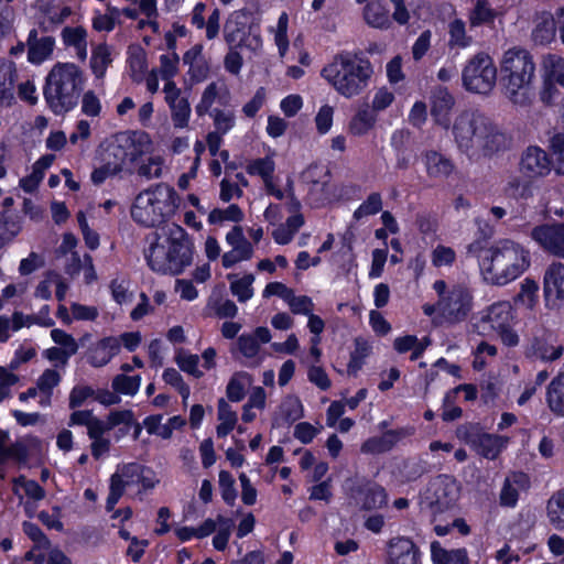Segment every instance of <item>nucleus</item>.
I'll list each match as a JSON object with an SVG mask.
<instances>
[{"instance_id":"b1692460","label":"nucleus","mask_w":564,"mask_h":564,"mask_svg":"<svg viewBox=\"0 0 564 564\" xmlns=\"http://www.w3.org/2000/svg\"><path fill=\"white\" fill-rule=\"evenodd\" d=\"M289 212L291 215L286 220L279 224L271 232L274 242L281 246L289 245L305 223L300 209L294 210L292 207H289Z\"/></svg>"},{"instance_id":"39448f33","label":"nucleus","mask_w":564,"mask_h":564,"mask_svg":"<svg viewBox=\"0 0 564 564\" xmlns=\"http://www.w3.org/2000/svg\"><path fill=\"white\" fill-rule=\"evenodd\" d=\"M373 75L371 62L351 52L335 55L321 70V76L341 97L352 99L369 86Z\"/></svg>"},{"instance_id":"13d9d810","label":"nucleus","mask_w":564,"mask_h":564,"mask_svg":"<svg viewBox=\"0 0 564 564\" xmlns=\"http://www.w3.org/2000/svg\"><path fill=\"white\" fill-rule=\"evenodd\" d=\"M171 111V118L174 128L184 129L188 126L191 119V105L188 98L181 100L180 102L169 106Z\"/></svg>"},{"instance_id":"2eb2a0df","label":"nucleus","mask_w":564,"mask_h":564,"mask_svg":"<svg viewBox=\"0 0 564 564\" xmlns=\"http://www.w3.org/2000/svg\"><path fill=\"white\" fill-rule=\"evenodd\" d=\"M457 435L479 455L488 459H495L509 443V438L506 436L479 433L474 426L459 429Z\"/></svg>"},{"instance_id":"e2e57ef3","label":"nucleus","mask_w":564,"mask_h":564,"mask_svg":"<svg viewBox=\"0 0 564 564\" xmlns=\"http://www.w3.org/2000/svg\"><path fill=\"white\" fill-rule=\"evenodd\" d=\"M178 62V55L174 52L160 56V67L156 72L165 83L173 80V77L177 74Z\"/></svg>"},{"instance_id":"412c9836","label":"nucleus","mask_w":564,"mask_h":564,"mask_svg":"<svg viewBox=\"0 0 564 564\" xmlns=\"http://www.w3.org/2000/svg\"><path fill=\"white\" fill-rule=\"evenodd\" d=\"M12 490L20 499V502L24 503L25 512L30 517L35 511V503L45 496L44 489L36 481L29 480L25 477L14 479Z\"/></svg>"},{"instance_id":"f704fd0d","label":"nucleus","mask_w":564,"mask_h":564,"mask_svg":"<svg viewBox=\"0 0 564 564\" xmlns=\"http://www.w3.org/2000/svg\"><path fill=\"white\" fill-rule=\"evenodd\" d=\"M372 343L364 337H357L354 341V349L347 364V372L356 376L364 367L366 360L372 354Z\"/></svg>"},{"instance_id":"c756f323","label":"nucleus","mask_w":564,"mask_h":564,"mask_svg":"<svg viewBox=\"0 0 564 564\" xmlns=\"http://www.w3.org/2000/svg\"><path fill=\"white\" fill-rule=\"evenodd\" d=\"M545 519L552 529L564 531V488L554 491L547 499Z\"/></svg>"},{"instance_id":"a211bd4d","label":"nucleus","mask_w":564,"mask_h":564,"mask_svg":"<svg viewBox=\"0 0 564 564\" xmlns=\"http://www.w3.org/2000/svg\"><path fill=\"white\" fill-rule=\"evenodd\" d=\"M128 164H135L142 156L153 151L151 135L142 130H126L119 132Z\"/></svg>"},{"instance_id":"37998d69","label":"nucleus","mask_w":564,"mask_h":564,"mask_svg":"<svg viewBox=\"0 0 564 564\" xmlns=\"http://www.w3.org/2000/svg\"><path fill=\"white\" fill-rule=\"evenodd\" d=\"M61 373L56 369H46L37 379L36 384L40 389V401L42 406L51 404L53 389L59 383Z\"/></svg>"},{"instance_id":"c9c22d12","label":"nucleus","mask_w":564,"mask_h":564,"mask_svg":"<svg viewBox=\"0 0 564 564\" xmlns=\"http://www.w3.org/2000/svg\"><path fill=\"white\" fill-rule=\"evenodd\" d=\"M302 178L305 183L314 186H321L326 200L332 199V191L329 186V171L325 165L312 164L303 173Z\"/></svg>"},{"instance_id":"e433bc0d","label":"nucleus","mask_w":564,"mask_h":564,"mask_svg":"<svg viewBox=\"0 0 564 564\" xmlns=\"http://www.w3.org/2000/svg\"><path fill=\"white\" fill-rule=\"evenodd\" d=\"M216 433L218 437H226L234 431L238 423V414L232 406L224 399L218 401L217 405Z\"/></svg>"},{"instance_id":"58836bf2","label":"nucleus","mask_w":564,"mask_h":564,"mask_svg":"<svg viewBox=\"0 0 564 564\" xmlns=\"http://www.w3.org/2000/svg\"><path fill=\"white\" fill-rule=\"evenodd\" d=\"M527 477L524 474H513L508 477L500 492V503L505 507H514L519 499L520 490L524 489Z\"/></svg>"},{"instance_id":"6ab92c4d","label":"nucleus","mask_w":564,"mask_h":564,"mask_svg":"<svg viewBox=\"0 0 564 564\" xmlns=\"http://www.w3.org/2000/svg\"><path fill=\"white\" fill-rule=\"evenodd\" d=\"M520 169L528 177H544L551 172V160L543 149L530 145L522 153Z\"/></svg>"},{"instance_id":"680f3d73","label":"nucleus","mask_w":564,"mask_h":564,"mask_svg":"<svg viewBox=\"0 0 564 564\" xmlns=\"http://www.w3.org/2000/svg\"><path fill=\"white\" fill-rule=\"evenodd\" d=\"M175 360L181 370L194 376L195 378H200L203 376V371L198 367L199 357L197 355L181 349L176 352Z\"/></svg>"},{"instance_id":"473e14b6","label":"nucleus","mask_w":564,"mask_h":564,"mask_svg":"<svg viewBox=\"0 0 564 564\" xmlns=\"http://www.w3.org/2000/svg\"><path fill=\"white\" fill-rule=\"evenodd\" d=\"M546 403L552 413L564 417V371H561L549 383Z\"/></svg>"},{"instance_id":"72a5a7b5","label":"nucleus","mask_w":564,"mask_h":564,"mask_svg":"<svg viewBox=\"0 0 564 564\" xmlns=\"http://www.w3.org/2000/svg\"><path fill=\"white\" fill-rule=\"evenodd\" d=\"M111 63L112 48L108 44L100 43L93 47L89 67L97 79H102L105 77L106 72Z\"/></svg>"},{"instance_id":"69168bd1","label":"nucleus","mask_w":564,"mask_h":564,"mask_svg":"<svg viewBox=\"0 0 564 564\" xmlns=\"http://www.w3.org/2000/svg\"><path fill=\"white\" fill-rule=\"evenodd\" d=\"M474 360H473V367L476 370H482L489 362L490 359H492L497 355V348L496 346L481 341L476 349L473 352Z\"/></svg>"},{"instance_id":"f257e3e1","label":"nucleus","mask_w":564,"mask_h":564,"mask_svg":"<svg viewBox=\"0 0 564 564\" xmlns=\"http://www.w3.org/2000/svg\"><path fill=\"white\" fill-rule=\"evenodd\" d=\"M452 134L458 150L473 160L494 155L510 145L508 135L497 124L475 111L459 113Z\"/></svg>"},{"instance_id":"9b49d317","label":"nucleus","mask_w":564,"mask_h":564,"mask_svg":"<svg viewBox=\"0 0 564 564\" xmlns=\"http://www.w3.org/2000/svg\"><path fill=\"white\" fill-rule=\"evenodd\" d=\"M128 164L119 132L102 141L95 156L90 181L95 185H101L108 178L119 174Z\"/></svg>"},{"instance_id":"2f4dec72","label":"nucleus","mask_w":564,"mask_h":564,"mask_svg":"<svg viewBox=\"0 0 564 564\" xmlns=\"http://www.w3.org/2000/svg\"><path fill=\"white\" fill-rule=\"evenodd\" d=\"M377 123V116L368 107L358 109L350 118L347 132L352 137L368 134Z\"/></svg>"},{"instance_id":"f03ea898","label":"nucleus","mask_w":564,"mask_h":564,"mask_svg":"<svg viewBox=\"0 0 564 564\" xmlns=\"http://www.w3.org/2000/svg\"><path fill=\"white\" fill-rule=\"evenodd\" d=\"M480 275L491 285L503 286L519 279L531 265L530 250L510 238H500L477 254Z\"/></svg>"},{"instance_id":"4468645a","label":"nucleus","mask_w":564,"mask_h":564,"mask_svg":"<svg viewBox=\"0 0 564 564\" xmlns=\"http://www.w3.org/2000/svg\"><path fill=\"white\" fill-rule=\"evenodd\" d=\"M458 497L457 481L449 476L441 475L430 481L421 496V503L433 512H441L453 506Z\"/></svg>"},{"instance_id":"0eeeda50","label":"nucleus","mask_w":564,"mask_h":564,"mask_svg":"<svg viewBox=\"0 0 564 564\" xmlns=\"http://www.w3.org/2000/svg\"><path fill=\"white\" fill-rule=\"evenodd\" d=\"M178 195L167 184H156L140 192L131 206L132 219L144 227L167 221L178 208Z\"/></svg>"},{"instance_id":"49530a36","label":"nucleus","mask_w":564,"mask_h":564,"mask_svg":"<svg viewBox=\"0 0 564 564\" xmlns=\"http://www.w3.org/2000/svg\"><path fill=\"white\" fill-rule=\"evenodd\" d=\"M289 15L282 12L278 19L276 25L268 29L269 33L273 35L274 44L278 47L280 57H284L289 51L290 41L288 37Z\"/></svg>"},{"instance_id":"5701e85b","label":"nucleus","mask_w":564,"mask_h":564,"mask_svg":"<svg viewBox=\"0 0 564 564\" xmlns=\"http://www.w3.org/2000/svg\"><path fill=\"white\" fill-rule=\"evenodd\" d=\"M119 354L116 336H107L95 343L88 350V362L96 368L108 365Z\"/></svg>"},{"instance_id":"338daca9","label":"nucleus","mask_w":564,"mask_h":564,"mask_svg":"<svg viewBox=\"0 0 564 564\" xmlns=\"http://www.w3.org/2000/svg\"><path fill=\"white\" fill-rule=\"evenodd\" d=\"M293 314L308 316L314 312V303L310 296L295 295L294 292L285 302Z\"/></svg>"},{"instance_id":"8fccbe9b","label":"nucleus","mask_w":564,"mask_h":564,"mask_svg":"<svg viewBox=\"0 0 564 564\" xmlns=\"http://www.w3.org/2000/svg\"><path fill=\"white\" fill-rule=\"evenodd\" d=\"M184 64L189 66V73L197 78L204 77L207 66L203 56V46L197 44L189 48L183 56Z\"/></svg>"},{"instance_id":"f3484780","label":"nucleus","mask_w":564,"mask_h":564,"mask_svg":"<svg viewBox=\"0 0 564 564\" xmlns=\"http://www.w3.org/2000/svg\"><path fill=\"white\" fill-rule=\"evenodd\" d=\"M531 239L544 251L564 259V224L536 226Z\"/></svg>"},{"instance_id":"a19ab883","label":"nucleus","mask_w":564,"mask_h":564,"mask_svg":"<svg viewBox=\"0 0 564 564\" xmlns=\"http://www.w3.org/2000/svg\"><path fill=\"white\" fill-rule=\"evenodd\" d=\"M431 556L434 564H467L465 549L447 551L438 542L431 544Z\"/></svg>"},{"instance_id":"052dcab7","label":"nucleus","mask_w":564,"mask_h":564,"mask_svg":"<svg viewBox=\"0 0 564 564\" xmlns=\"http://www.w3.org/2000/svg\"><path fill=\"white\" fill-rule=\"evenodd\" d=\"M539 284L532 279H524L521 283L517 300L527 308L532 310L538 303Z\"/></svg>"},{"instance_id":"7ed1b4c3","label":"nucleus","mask_w":564,"mask_h":564,"mask_svg":"<svg viewBox=\"0 0 564 564\" xmlns=\"http://www.w3.org/2000/svg\"><path fill=\"white\" fill-rule=\"evenodd\" d=\"M148 243L144 258L156 273L177 275L192 264V243L185 230L174 223L150 235Z\"/></svg>"},{"instance_id":"79ce46f5","label":"nucleus","mask_w":564,"mask_h":564,"mask_svg":"<svg viewBox=\"0 0 564 564\" xmlns=\"http://www.w3.org/2000/svg\"><path fill=\"white\" fill-rule=\"evenodd\" d=\"M473 36L467 33L466 22L454 19L448 23V45L453 48H467L473 44Z\"/></svg>"},{"instance_id":"774afa93","label":"nucleus","mask_w":564,"mask_h":564,"mask_svg":"<svg viewBox=\"0 0 564 564\" xmlns=\"http://www.w3.org/2000/svg\"><path fill=\"white\" fill-rule=\"evenodd\" d=\"M550 149L555 158V172L564 175V134H555L550 141Z\"/></svg>"},{"instance_id":"c85d7f7f","label":"nucleus","mask_w":564,"mask_h":564,"mask_svg":"<svg viewBox=\"0 0 564 564\" xmlns=\"http://www.w3.org/2000/svg\"><path fill=\"white\" fill-rule=\"evenodd\" d=\"M87 31L83 26H67L62 31L64 45L73 48L75 56L82 62L87 58Z\"/></svg>"},{"instance_id":"ddd939ff","label":"nucleus","mask_w":564,"mask_h":564,"mask_svg":"<svg viewBox=\"0 0 564 564\" xmlns=\"http://www.w3.org/2000/svg\"><path fill=\"white\" fill-rule=\"evenodd\" d=\"M224 35L230 48H246L258 53L263 46V41L258 28L249 24V17L245 10L234 11L227 19Z\"/></svg>"},{"instance_id":"9d476101","label":"nucleus","mask_w":564,"mask_h":564,"mask_svg":"<svg viewBox=\"0 0 564 564\" xmlns=\"http://www.w3.org/2000/svg\"><path fill=\"white\" fill-rule=\"evenodd\" d=\"M154 473L137 463L122 464L117 467L110 479L107 509L111 510L127 490H147L155 486Z\"/></svg>"},{"instance_id":"ea45409f","label":"nucleus","mask_w":564,"mask_h":564,"mask_svg":"<svg viewBox=\"0 0 564 564\" xmlns=\"http://www.w3.org/2000/svg\"><path fill=\"white\" fill-rule=\"evenodd\" d=\"M265 192L269 195L274 196L276 199H288L289 207H292L294 210L300 209L301 204L300 202L294 197L293 193V181L291 177H288L285 187H281L278 184V180L275 176H272L271 178L263 182Z\"/></svg>"},{"instance_id":"09e8293b","label":"nucleus","mask_w":564,"mask_h":564,"mask_svg":"<svg viewBox=\"0 0 564 564\" xmlns=\"http://www.w3.org/2000/svg\"><path fill=\"white\" fill-rule=\"evenodd\" d=\"M564 73V58L556 54L543 56L541 62V74L543 82H556Z\"/></svg>"},{"instance_id":"3c124183","label":"nucleus","mask_w":564,"mask_h":564,"mask_svg":"<svg viewBox=\"0 0 564 564\" xmlns=\"http://www.w3.org/2000/svg\"><path fill=\"white\" fill-rule=\"evenodd\" d=\"M275 163L272 155L251 160L246 171L249 175L261 177L262 182L274 176Z\"/></svg>"},{"instance_id":"603ef678","label":"nucleus","mask_w":564,"mask_h":564,"mask_svg":"<svg viewBox=\"0 0 564 564\" xmlns=\"http://www.w3.org/2000/svg\"><path fill=\"white\" fill-rule=\"evenodd\" d=\"M397 441L398 437L395 433L388 432L382 436L371 437L367 440L361 446V452L366 454L384 453L390 451L394 446Z\"/></svg>"},{"instance_id":"dca6fc26","label":"nucleus","mask_w":564,"mask_h":564,"mask_svg":"<svg viewBox=\"0 0 564 564\" xmlns=\"http://www.w3.org/2000/svg\"><path fill=\"white\" fill-rule=\"evenodd\" d=\"M543 296L545 306L558 310L564 304V264L551 262L543 272Z\"/></svg>"},{"instance_id":"de8ad7c7","label":"nucleus","mask_w":564,"mask_h":564,"mask_svg":"<svg viewBox=\"0 0 564 564\" xmlns=\"http://www.w3.org/2000/svg\"><path fill=\"white\" fill-rule=\"evenodd\" d=\"M252 378L248 372L240 371L232 375L230 378L226 394L232 402H239L245 398L246 389L251 386Z\"/></svg>"},{"instance_id":"1a4fd4ad","label":"nucleus","mask_w":564,"mask_h":564,"mask_svg":"<svg viewBox=\"0 0 564 564\" xmlns=\"http://www.w3.org/2000/svg\"><path fill=\"white\" fill-rule=\"evenodd\" d=\"M513 318L511 303L499 301L480 313L479 318L474 323V329L484 337L497 335L505 345L513 347L519 343V336L512 329Z\"/></svg>"},{"instance_id":"c03bdc74","label":"nucleus","mask_w":564,"mask_h":564,"mask_svg":"<svg viewBox=\"0 0 564 564\" xmlns=\"http://www.w3.org/2000/svg\"><path fill=\"white\" fill-rule=\"evenodd\" d=\"M227 279L230 281V291L232 295L236 296L239 302H247L253 296V274L248 273L242 276L228 274Z\"/></svg>"},{"instance_id":"6e6552de","label":"nucleus","mask_w":564,"mask_h":564,"mask_svg":"<svg viewBox=\"0 0 564 564\" xmlns=\"http://www.w3.org/2000/svg\"><path fill=\"white\" fill-rule=\"evenodd\" d=\"M433 289L438 296V313L445 322L458 324L468 317L474 307V296L468 286L437 280Z\"/></svg>"},{"instance_id":"bf43d9fd","label":"nucleus","mask_w":564,"mask_h":564,"mask_svg":"<svg viewBox=\"0 0 564 564\" xmlns=\"http://www.w3.org/2000/svg\"><path fill=\"white\" fill-rule=\"evenodd\" d=\"M395 99L393 90L387 86H381L373 91L370 107L372 113H378L389 108Z\"/></svg>"},{"instance_id":"393cba45","label":"nucleus","mask_w":564,"mask_h":564,"mask_svg":"<svg viewBox=\"0 0 564 564\" xmlns=\"http://www.w3.org/2000/svg\"><path fill=\"white\" fill-rule=\"evenodd\" d=\"M55 47V40L45 35L37 37L36 32L32 31L29 35L28 59L32 64H42L51 58Z\"/></svg>"},{"instance_id":"4be33fe9","label":"nucleus","mask_w":564,"mask_h":564,"mask_svg":"<svg viewBox=\"0 0 564 564\" xmlns=\"http://www.w3.org/2000/svg\"><path fill=\"white\" fill-rule=\"evenodd\" d=\"M454 105L455 99L446 88H436L431 96V116L435 123L448 129Z\"/></svg>"},{"instance_id":"f8f14e48","label":"nucleus","mask_w":564,"mask_h":564,"mask_svg":"<svg viewBox=\"0 0 564 564\" xmlns=\"http://www.w3.org/2000/svg\"><path fill=\"white\" fill-rule=\"evenodd\" d=\"M498 68L492 57L484 52L470 57L462 72L463 86L474 94L487 95L496 86Z\"/></svg>"},{"instance_id":"6e6d98bb","label":"nucleus","mask_w":564,"mask_h":564,"mask_svg":"<svg viewBox=\"0 0 564 564\" xmlns=\"http://www.w3.org/2000/svg\"><path fill=\"white\" fill-rule=\"evenodd\" d=\"M21 231V223L18 217L2 214L0 216V248L9 243Z\"/></svg>"},{"instance_id":"a878e982","label":"nucleus","mask_w":564,"mask_h":564,"mask_svg":"<svg viewBox=\"0 0 564 564\" xmlns=\"http://www.w3.org/2000/svg\"><path fill=\"white\" fill-rule=\"evenodd\" d=\"M421 160L427 175L432 178H445L454 170L452 161L434 150L425 151Z\"/></svg>"},{"instance_id":"aec40b11","label":"nucleus","mask_w":564,"mask_h":564,"mask_svg":"<svg viewBox=\"0 0 564 564\" xmlns=\"http://www.w3.org/2000/svg\"><path fill=\"white\" fill-rule=\"evenodd\" d=\"M388 564H421V553L410 539L394 538L389 543Z\"/></svg>"},{"instance_id":"4d7b16f0","label":"nucleus","mask_w":564,"mask_h":564,"mask_svg":"<svg viewBox=\"0 0 564 564\" xmlns=\"http://www.w3.org/2000/svg\"><path fill=\"white\" fill-rule=\"evenodd\" d=\"M141 384L140 376L118 375L112 379V389L119 394L134 395Z\"/></svg>"},{"instance_id":"423d86ee","label":"nucleus","mask_w":564,"mask_h":564,"mask_svg":"<svg viewBox=\"0 0 564 564\" xmlns=\"http://www.w3.org/2000/svg\"><path fill=\"white\" fill-rule=\"evenodd\" d=\"M83 69L72 62H58L45 78L44 98L51 110L61 115L72 110L85 85Z\"/></svg>"},{"instance_id":"bb28decb","label":"nucleus","mask_w":564,"mask_h":564,"mask_svg":"<svg viewBox=\"0 0 564 564\" xmlns=\"http://www.w3.org/2000/svg\"><path fill=\"white\" fill-rule=\"evenodd\" d=\"M532 39L536 44H547L555 37V20L551 12H536L533 19Z\"/></svg>"},{"instance_id":"a18cd8bd","label":"nucleus","mask_w":564,"mask_h":564,"mask_svg":"<svg viewBox=\"0 0 564 564\" xmlns=\"http://www.w3.org/2000/svg\"><path fill=\"white\" fill-rule=\"evenodd\" d=\"M303 416V405L297 397L288 395L280 405L279 415L274 419L275 424L291 423Z\"/></svg>"},{"instance_id":"0e129e2a","label":"nucleus","mask_w":564,"mask_h":564,"mask_svg":"<svg viewBox=\"0 0 564 564\" xmlns=\"http://www.w3.org/2000/svg\"><path fill=\"white\" fill-rule=\"evenodd\" d=\"M382 208V198L379 193L370 194L367 199L354 212V218L360 220L365 217L378 214Z\"/></svg>"},{"instance_id":"864d4df0","label":"nucleus","mask_w":564,"mask_h":564,"mask_svg":"<svg viewBox=\"0 0 564 564\" xmlns=\"http://www.w3.org/2000/svg\"><path fill=\"white\" fill-rule=\"evenodd\" d=\"M362 508L365 509H377L381 508L387 503V494L383 488L377 485L368 486L364 491L360 492L359 498Z\"/></svg>"},{"instance_id":"20e7f679","label":"nucleus","mask_w":564,"mask_h":564,"mask_svg":"<svg viewBox=\"0 0 564 564\" xmlns=\"http://www.w3.org/2000/svg\"><path fill=\"white\" fill-rule=\"evenodd\" d=\"M499 74L502 94L513 106L531 105L534 99L535 62L528 50H506L499 58Z\"/></svg>"},{"instance_id":"5fc2aeb1","label":"nucleus","mask_w":564,"mask_h":564,"mask_svg":"<svg viewBox=\"0 0 564 564\" xmlns=\"http://www.w3.org/2000/svg\"><path fill=\"white\" fill-rule=\"evenodd\" d=\"M243 219V213L238 205L231 204L227 208H215L208 215L210 224L223 225L226 221L239 223Z\"/></svg>"},{"instance_id":"7c9ffc66","label":"nucleus","mask_w":564,"mask_h":564,"mask_svg":"<svg viewBox=\"0 0 564 564\" xmlns=\"http://www.w3.org/2000/svg\"><path fill=\"white\" fill-rule=\"evenodd\" d=\"M366 23L376 29H388L391 25L389 9L382 0H373L364 7L362 11Z\"/></svg>"},{"instance_id":"4c0bfd02","label":"nucleus","mask_w":564,"mask_h":564,"mask_svg":"<svg viewBox=\"0 0 564 564\" xmlns=\"http://www.w3.org/2000/svg\"><path fill=\"white\" fill-rule=\"evenodd\" d=\"M127 64L133 82L141 83L148 69L147 53L140 45H131L128 48Z\"/></svg>"},{"instance_id":"cd10ccee","label":"nucleus","mask_w":564,"mask_h":564,"mask_svg":"<svg viewBox=\"0 0 564 564\" xmlns=\"http://www.w3.org/2000/svg\"><path fill=\"white\" fill-rule=\"evenodd\" d=\"M500 12L488 0H476L468 12L470 28L490 26L495 23Z\"/></svg>"}]
</instances>
